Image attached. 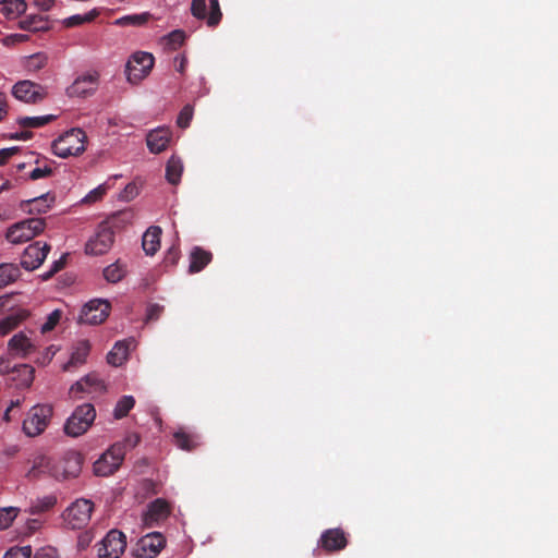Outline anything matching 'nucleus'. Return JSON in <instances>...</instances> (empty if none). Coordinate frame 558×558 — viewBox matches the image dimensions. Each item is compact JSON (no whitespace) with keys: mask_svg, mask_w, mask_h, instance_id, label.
<instances>
[{"mask_svg":"<svg viewBox=\"0 0 558 558\" xmlns=\"http://www.w3.org/2000/svg\"><path fill=\"white\" fill-rule=\"evenodd\" d=\"M86 134L81 129H72L52 143V151L61 158L78 156L85 151Z\"/></svg>","mask_w":558,"mask_h":558,"instance_id":"1","label":"nucleus"},{"mask_svg":"<svg viewBox=\"0 0 558 558\" xmlns=\"http://www.w3.org/2000/svg\"><path fill=\"white\" fill-rule=\"evenodd\" d=\"M96 418V410L92 403L77 405L64 424V433L71 437L85 434Z\"/></svg>","mask_w":558,"mask_h":558,"instance_id":"2","label":"nucleus"},{"mask_svg":"<svg viewBox=\"0 0 558 558\" xmlns=\"http://www.w3.org/2000/svg\"><path fill=\"white\" fill-rule=\"evenodd\" d=\"M46 227L43 218H28L12 225L5 232V239L12 244L27 242L40 234Z\"/></svg>","mask_w":558,"mask_h":558,"instance_id":"3","label":"nucleus"},{"mask_svg":"<svg viewBox=\"0 0 558 558\" xmlns=\"http://www.w3.org/2000/svg\"><path fill=\"white\" fill-rule=\"evenodd\" d=\"M94 509V504L88 499H77L69 506L62 514L64 524L72 530L85 527Z\"/></svg>","mask_w":558,"mask_h":558,"instance_id":"4","label":"nucleus"},{"mask_svg":"<svg viewBox=\"0 0 558 558\" xmlns=\"http://www.w3.org/2000/svg\"><path fill=\"white\" fill-rule=\"evenodd\" d=\"M53 409L50 404L34 405L23 422V430L27 436L40 435L48 426Z\"/></svg>","mask_w":558,"mask_h":558,"instance_id":"5","label":"nucleus"},{"mask_svg":"<svg viewBox=\"0 0 558 558\" xmlns=\"http://www.w3.org/2000/svg\"><path fill=\"white\" fill-rule=\"evenodd\" d=\"M125 457V445L113 444L101 457L94 463V473L97 476L112 475L122 464Z\"/></svg>","mask_w":558,"mask_h":558,"instance_id":"6","label":"nucleus"},{"mask_svg":"<svg viewBox=\"0 0 558 558\" xmlns=\"http://www.w3.org/2000/svg\"><path fill=\"white\" fill-rule=\"evenodd\" d=\"M155 58L149 52L137 51L129 59L125 73L126 78L132 84H137L144 80L154 66Z\"/></svg>","mask_w":558,"mask_h":558,"instance_id":"7","label":"nucleus"},{"mask_svg":"<svg viewBox=\"0 0 558 558\" xmlns=\"http://www.w3.org/2000/svg\"><path fill=\"white\" fill-rule=\"evenodd\" d=\"M12 95L20 101L25 104H38L43 101L47 95V87L29 80H23L15 83L12 87Z\"/></svg>","mask_w":558,"mask_h":558,"instance_id":"8","label":"nucleus"},{"mask_svg":"<svg viewBox=\"0 0 558 558\" xmlns=\"http://www.w3.org/2000/svg\"><path fill=\"white\" fill-rule=\"evenodd\" d=\"M99 558H119L126 548V537L119 530H111L97 544Z\"/></svg>","mask_w":558,"mask_h":558,"instance_id":"9","label":"nucleus"},{"mask_svg":"<svg viewBox=\"0 0 558 558\" xmlns=\"http://www.w3.org/2000/svg\"><path fill=\"white\" fill-rule=\"evenodd\" d=\"M111 305L109 301L95 299L86 303L78 316V323L88 325H99L106 320L110 313Z\"/></svg>","mask_w":558,"mask_h":558,"instance_id":"10","label":"nucleus"},{"mask_svg":"<svg viewBox=\"0 0 558 558\" xmlns=\"http://www.w3.org/2000/svg\"><path fill=\"white\" fill-rule=\"evenodd\" d=\"M114 241V233L107 223L98 226L95 234L88 240L85 245L86 254L102 255L107 253L112 246Z\"/></svg>","mask_w":558,"mask_h":558,"instance_id":"11","label":"nucleus"},{"mask_svg":"<svg viewBox=\"0 0 558 558\" xmlns=\"http://www.w3.org/2000/svg\"><path fill=\"white\" fill-rule=\"evenodd\" d=\"M99 73L90 71L75 78L71 86L68 87L66 94L70 97H88L95 94L99 85Z\"/></svg>","mask_w":558,"mask_h":558,"instance_id":"12","label":"nucleus"},{"mask_svg":"<svg viewBox=\"0 0 558 558\" xmlns=\"http://www.w3.org/2000/svg\"><path fill=\"white\" fill-rule=\"evenodd\" d=\"M166 538L159 532L148 533L143 536L134 548L137 558H155L165 547Z\"/></svg>","mask_w":558,"mask_h":558,"instance_id":"13","label":"nucleus"},{"mask_svg":"<svg viewBox=\"0 0 558 558\" xmlns=\"http://www.w3.org/2000/svg\"><path fill=\"white\" fill-rule=\"evenodd\" d=\"M50 245L39 241L29 244L21 256V266L26 270L37 269L50 252Z\"/></svg>","mask_w":558,"mask_h":558,"instance_id":"14","label":"nucleus"},{"mask_svg":"<svg viewBox=\"0 0 558 558\" xmlns=\"http://www.w3.org/2000/svg\"><path fill=\"white\" fill-rule=\"evenodd\" d=\"M59 465L50 457L40 454L34 458L32 468L26 473L29 481H36L45 475H49L57 480L59 474Z\"/></svg>","mask_w":558,"mask_h":558,"instance_id":"15","label":"nucleus"},{"mask_svg":"<svg viewBox=\"0 0 558 558\" xmlns=\"http://www.w3.org/2000/svg\"><path fill=\"white\" fill-rule=\"evenodd\" d=\"M318 544L325 551H340L347 547L348 538L342 529H328L322 533Z\"/></svg>","mask_w":558,"mask_h":558,"instance_id":"16","label":"nucleus"},{"mask_svg":"<svg viewBox=\"0 0 558 558\" xmlns=\"http://www.w3.org/2000/svg\"><path fill=\"white\" fill-rule=\"evenodd\" d=\"M172 140V132L168 128L151 130L146 136L147 147L153 154L166 150Z\"/></svg>","mask_w":558,"mask_h":558,"instance_id":"17","label":"nucleus"},{"mask_svg":"<svg viewBox=\"0 0 558 558\" xmlns=\"http://www.w3.org/2000/svg\"><path fill=\"white\" fill-rule=\"evenodd\" d=\"M57 465L60 468L58 481L76 477L82 469V457L76 452H70Z\"/></svg>","mask_w":558,"mask_h":558,"instance_id":"18","label":"nucleus"},{"mask_svg":"<svg viewBox=\"0 0 558 558\" xmlns=\"http://www.w3.org/2000/svg\"><path fill=\"white\" fill-rule=\"evenodd\" d=\"M54 195L50 193L43 194L38 197H34L32 199L23 201L21 203V208L23 211L28 213L29 215H39L47 213L52 204L54 203Z\"/></svg>","mask_w":558,"mask_h":558,"instance_id":"19","label":"nucleus"},{"mask_svg":"<svg viewBox=\"0 0 558 558\" xmlns=\"http://www.w3.org/2000/svg\"><path fill=\"white\" fill-rule=\"evenodd\" d=\"M169 506L163 499H156L148 506L147 512L144 514V524L153 527L159 521L169 515Z\"/></svg>","mask_w":558,"mask_h":558,"instance_id":"20","label":"nucleus"},{"mask_svg":"<svg viewBox=\"0 0 558 558\" xmlns=\"http://www.w3.org/2000/svg\"><path fill=\"white\" fill-rule=\"evenodd\" d=\"M90 351V343L88 340L83 339L77 341L72 350L71 357L66 364H64L63 369L70 371L71 367H76L83 365L86 362V359Z\"/></svg>","mask_w":558,"mask_h":558,"instance_id":"21","label":"nucleus"},{"mask_svg":"<svg viewBox=\"0 0 558 558\" xmlns=\"http://www.w3.org/2000/svg\"><path fill=\"white\" fill-rule=\"evenodd\" d=\"M213 259V254L201 246H194L190 253L189 272L202 271Z\"/></svg>","mask_w":558,"mask_h":558,"instance_id":"22","label":"nucleus"},{"mask_svg":"<svg viewBox=\"0 0 558 558\" xmlns=\"http://www.w3.org/2000/svg\"><path fill=\"white\" fill-rule=\"evenodd\" d=\"M9 350L16 356L26 357L35 350V347L24 332H19L10 339Z\"/></svg>","mask_w":558,"mask_h":558,"instance_id":"23","label":"nucleus"},{"mask_svg":"<svg viewBox=\"0 0 558 558\" xmlns=\"http://www.w3.org/2000/svg\"><path fill=\"white\" fill-rule=\"evenodd\" d=\"M72 390L84 392H102L106 390L104 380L97 374H88L72 386Z\"/></svg>","mask_w":558,"mask_h":558,"instance_id":"24","label":"nucleus"},{"mask_svg":"<svg viewBox=\"0 0 558 558\" xmlns=\"http://www.w3.org/2000/svg\"><path fill=\"white\" fill-rule=\"evenodd\" d=\"M12 379L20 388H28L34 380L35 368L28 364L14 365L12 367Z\"/></svg>","mask_w":558,"mask_h":558,"instance_id":"25","label":"nucleus"},{"mask_svg":"<svg viewBox=\"0 0 558 558\" xmlns=\"http://www.w3.org/2000/svg\"><path fill=\"white\" fill-rule=\"evenodd\" d=\"M29 313L26 310H17L0 320V335L5 336L13 331L28 317Z\"/></svg>","mask_w":558,"mask_h":558,"instance_id":"26","label":"nucleus"},{"mask_svg":"<svg viewBox=\"0 0 558 558\" xmlns=\"http://www.w3.org/2000/svg\"><path fill=\"white\" fill-rule=\"evenodd\" d=\"M161 228L149 227L143 234L142 246L147 255H154L160 246Z\"/></svg>","mask_w":558,"mask_h":558,"instance_id":"27","label":"nucleus"},{"mask_svg":"<svg viewBox=\"0 0 558 558\" xmlns=\"http://www.w3.org/2000/svg\"><path fill=\"white\" fill-rule=\"evenodd\" d=\"M130 344L128 341H118L107 354V362L112 366L122 365L128 359Z\"/></svg>","mask_w":558,"mask_h":558,"instance_id":"28","label":"nucleus"},{"mask_svg":"<svg viewBox=\"0 0 558 558\" xmlns=\"http://www.w3.org/2000/svg\"><path fill=\"white\" fill-rule=\"evenodd\" d=\"M19 27L28 32H41L49 28V23L43 15L32 14L19 22Z\"/></svg>","mask_w":558,"mask_h":558,"instance_id":"29","label":"nucleus"},{"mask_svg":"<svg viewBox=\"0 0 558 558\" xmlns=\"http://www.w3.org/2000/svg\"><path fill=\"white\" fill-rule=\"evenodd\" d=\"M182 172H183L182 160L177 156H171L166 165L167 181L172 185H177L181 180Z\"/></svg>","mask_w":558,"mask_h":558,"instance_id":"30","label":"nucleus"},{"mask_svg":"<svg viewBox=\"0 0 558 558\" xmlns=\"http://www.w3.org/2000/svg\"><path fill=\"white\" fill-rule=\"evenodd\" d=\"M126 264L118 259L104 269V278L110 283H117L126 276Z\"/></svg>","mask_w":558,"mask_h":558,"instance_id":"31","label":"nucleus"},{"mask_svg":"<svg viewBox=\"0 0 558 558\" xmlns=\"http://www.w3.org/2000/svg\"><path fill=\"white\" fill-rule=\"evenodd\" d=\"M27 3L25 0H8L3 3L0 12L9 20H13L25 13Z\"/></svg>","mask_w":558,"mask_h":558,"instance_id":"32","label":"nucleus"},{"mask_svg":"<svg viewBox=\"0 0 558 558\" xmlns=\"http://www.w3.org/2000/svg\"><path fill=\"white\" fill-rule=\"evenodd\" d=\"M56 119L53 114L40 116V117H22L17 119V123L24 129H38L52 122Z\"/></svg>","mask_w":558,"mask_h":558,"instance_id":"33","label":"nucleus"},{"mask_svg":"<svg viewBox=\"0 0 558 558\" xmlns=\"http://www.w3.org/2000/svg\"><path fill=\"white\" fill-rule=\"evenodd\" d=\"M21 275L20 268L15 264L0 265V288L14 282Z\"/></svg>","mask_w":558,"mask_h":558,"instance_id":"34","label":"nucleus"},{"mask_svg":"<svg viewBox=\"0 0 558 558\" xmlns=\"http://www.w3.org/2000/svg\"><path fill=\"white\" fill-rule=\"evenodd\" d=\"M135 399L132 396H123L120 398L114 407L113 416L116 420L125 417L129 412L134 408Z\"/></svg>","mask_w":558,"mask_h":558,"instance_id":"35","label":"nucleus"},{"mask_svg":"<svg viewBox=\"0 0 558 558\" xmlns=\"http://www.w3.org/2000/svg\"><path fill=\"white\" fill-rule=\"evenodd\" d=\"M57 504V497L48 495L43 498H38L29 509L31 514H39L49 511Z\"/></svg>","mask_w":558,"mask_h":558,"instance_id":"36","label":"nucleus"},{"mask_svg":"<svg viewBox=\"0 0 558 558\" xmlns=\"http://www.w3.org/2000/svg\"><path fill=\"white\" fill-rule=\"evenodd\" d=\"M173 437L174 444L182 450L191 451L197 446L196 438L183 430L177 432Z\"/></svg>","mask_w":558,"mask_h":558,"instance_id":"37","label":"nucleus"},{"mask_svg":"<svg viewBox=\"0 0 558 558\" xmlns=\"http://www.w3.org/2000/svg\"><path fill=\"white\" fill-rule=\"evenodd\" d=\"M98 14H99V12L96 9H94L83 15H81V14L72 15V16L65 19L63 23L66 27H74V26H78L83 23H89V22L94 21L98 16Z\"/></svg>","mask_w":558,"mask_h":558,"instance_id":"38","label":"nucleus"},{"mask_svg":"<svg viewBox=\"0 0 558 558\" xmlns=\"http://www.w3.org/2000/svg\"><path fill=\"white\" fill-rule=\"evenodd\" d=\"M19 512L20 509L16 507L0 508V531L11 526Z\"/></svg>","mask_w":558,"mask_h":558,"instance_id":"39","label":"nucleus"},{"mask_svg":"<svg viewBox=\"0 0 558 558\" xmlns=\"http://www.w3.org/2000/svg\"><path fill=\"white\" fill-rule=\"evenodd\" d=\"M209 14L207 16V25L209 27H216L221 19H222V12L219 5V0H209Z\"/></svg>","mask_w":558,"mask_h":558,"instance_id":"40","label":"nucleus"},{"mask_svg":"<svg viewBox=\"0 0 558 558\" xmlns=\"http://www.w3.org/2000/svg\"><path fill=\"white\" fill-rule=\"evenodd\" d=\"M149 14L143 13V14H133V15H125L123 17H120L116 21V24L118 25H143L148 21Z\"/></svg>","mask_w":558,"mask_h":558,"instance_id":"41","label":"nucleus"},{"mask_svg":"<svg viewBox=\"0 0 558 558\" xmlns=\"http://www.w3.org/2000/svg\"><path fill=\"white\" fill-rule=\"evenodd\" d=\"M166 46L172 50L178 49L185 40V33L183 31L177 29L171 32L166 38Z\"/></svg>","mask_w":558,"mask_h":558,"instance_id":"42","label":"nucleus"},{"mask_svg":"<svg viewBox=\"0 0 558 558\" xmlns=\"http://www.w3.org/2000/svg\"><path fill=\"white\" fill-rule=\"evenodd\" d=\"M191 12L194 17L207 21L209 12H207L206 0H192Z\"/></svg>","mask_w":558,"mask_h":558,"instance_id":"43","label":"nucleus"},{"mask_svg":"<svg viewBox=\"0 0 558 558\" xmlns=\"http://www.w3.org/2000/svg\"><path fill=\"white\" fill-rule=\"evenodd\" d=\"M193 111H194V109H193V107L191 105H185L181 109V111H180V113H179V116L177 118V124H178L179 128L186 129V128L190 126V123H191L192 118H193Z\"/></svg>","mask_w":558,"mask_h":558,"instance_id":"44","label":"nucleus"},{"mask_svg":"<svg viewBox=\"0 0 558 558\" xmlns=\"http://www.w3.org/2000/svg\"><path fill=\"white\" fill-rule=\"evenodd\" d=\"M32 547L27 546H14L10 548L2 558H31Z\"/></svg>","mask_w":558,"mask_h":558,"instance_id":"45","label":"nucleus"},{"mask_svg":"<svg viewBox=\"0 0 558 558\" xmlns=\"http://www.w3.org/2000/svg\"><path fill=\"white\" fill-rule=\"evenodd\" d=\"M60 319H61V311L54 310L53 312H51L48 315L45 324L41 326V332L46 333V332L51 331L58 325Z\"/></svg>","mask_w":558,"mask_h":558,"instance_id":"46","label":"nucleus"},{"mask_svg":"<svg viewBox=\"0 0 558 558\" xmlns=\"http://www.w3.org/2000/svg\"><path fill=\"white\" fill-rule=\"evenodd\" d=\"M47 63V57L41 53L33 54L27 60V68L32 71H38Z\"/></svg>","mask_w":558,"mask_h":558,"instance_id":"47","label":"nucleus"},{"mask_svg":"<svg viewBox=\"0 0 558 558\" xmlns=\"http://www.w3.org/2000/svg\"><path fill=\"white\" fill-rule=\"evenodd\" d=\"M180 248L178 245H172L166 253L163 263L166 266H174L180 259Z\"/></svg>","mask_w":558,"mask_h":558,"instance_id":"48","label":"nucleus"},{"mask_svg":"<svg viewBox=\"0 0 558 558\" xmlns=\"http://www.w3.org/2000/svg\"><path fill=\"white\" fill-rule=\"evenodd\" d=\"M65 266V255H63L58 260H54L50 267V269L41 275L43 280H49L57 272H59Z\"/></svg>","mask_w":558,"mask_h":558,"instance_id":"49","label":"nucleus"},{"mask_svg":"<svg viewBox=\"0 0 558 558\" xmlns=\"http://www.w3.org/2000/svg\"><path fill=\"white\" fill-rule=\"evenodd\" d=\"M163 312V306L157 303L150 304L147 307L146 311V320L147 322H155L159 319Z\"/></svg>","mask_w":558,"mask_h":558,"instance_id":"50","label":"nucleus"},{"mask_svg":"<svg viewBox=\"0 0 558 558\" xmlns=\"http://www.w3.org/2000/svg\"><path fill=\"white\" fill-rule=\"evenodd\" d=\"M107 192V187L105 185H99L98 187L90 191L84 198L85 203H95L104 197Z\"/></svg>","mask_w":558,"mask_h":558,"instance_id":"51","label":"nucleus"},{"mask_svg":"<svg viewBox=\"0 0 558 558\" xmlns=\"http://www.w3.org/2000/svg\"><path fill=\"white\" fill-rule=\"evenodd\" d=\"M52 173V169L49 166L36 167L29 172V179L38 180L41 178L49 177Z\"/></svg>","mask_w":558,"mask_h":558,"instance_id":"52","label":"nucleus"},{"mask_svg":"<svg viewBox=\"0 0 558 558\" xmlns=\"http://www.w3.org/2000/svg\"><path fill=\"white\" fill-rule=\"evenodd\" d=\"M138 194V187L135 183H129L123 192L121 193V198L124 201H131Z\"/></svg>","mask_w":558,"mask_h":558,"instance_id":"53","label":"nucleus"},{"mask_svg":"<svg viewBox=\"0 0 558 558\" xmlns=\"http://www.w3.org/2000/svg\"><path fill=\"white\" fill-rule=\"evenodd\" d=\"M34 558H58V554L56 548L48 546L38 549L35 553Z\"/></svg>","mask_w":558,"mask_h":558,"instance_id":"54","label":"nucleus"},{"mask_svg":"<svg viewBox=\"0 0 558 558\" xmlns=\"http://www.w3.org/2000/svg\"><path fill=\"white\" fill-rule=\"evenodd\" d=\"M138 442H140V436L136 434H131V435H128L123 441H119L118 444H124L125 450H126V449L136 447L138 445Z\"/></svg>","mask_w":558,"mask_h":558,"instance_id":"55","label":"nucleus"},{"mask_svg":"<svg viewBox=\"0 0 558 558\" xmlns=\"http://www.w3.org/2000/svg\"><path fill=\"white\" fill-rule=\"evenodd\" d=\"M186 63L187 60L184 56H178L174 58V69L180 73H184Z\"/></svg>","mask_w":558,"mask_h":558,"instance_id":"56","label":"nucleus"},{"mask_svg":"<svg viewBox=\"0 0 558 558\" xmlns=\"http://www.w3.org/2000/svg\"><path fill=\"white\" fill-rule=\"evenodd\" d=\"M16 153V148L0 149V166Z\"/></svg>","mask_w":558,"mask_h":558,"instance_id":"57","label":"nucleus"},{"mask_svg":"<svg viewBox=\"0 0 558 558\" xmlns=\"http://www.w3.org/2000/svg\"><path fill=\"white\" fill-rule=\"evenodd\" d=\"M7 113H8L7 96L4 93H0V121L5 117Z\"/></svg>","mask_w":558,"mask_h":558,"instance_id":"58","label":"nucleus"},{"mask_svg":"<svg viewBox=\"0 0 558 558\" xmlns=\"http://www.w3.org/2000/svg\"><path fill=\"white\" fill-rule=\"evenodd\" d=\"M53 3L54 0H35V4L43 11H49Z\"/></svg>","mask_w":558,"mask_h":558,"instance_id":"59","label":"nucleus"},{"mask_svg":"<svg viewBox=\"0 0 558 558\" xmlns=\"http://www.w3.org/2000/svg\"><path fill=\"white\" fill-rule=\"evenodd\" d=\"M20 400L12 401L10 407L5 410L3 418L8 422L11 421V413L14 411V409L20 408Z\"/></svg>","mask_w":558,"mask_h":558,"instance_id":"60","label":"nucleus"},{"mask_svg":"<svg viewBox=\"0 0 558 558\" xmlns=\"http://www.w3.org/2000/svg\"><path fill=\"white\" fill-rule=\"evenodd\" d=\"M33 136V133L31 131H22V132H17L13 135H11V138L13 140H22V141H27L29 140L31 137Z\"/></svg>","mask_w":558,"mask_h":558,"instance_id":"61","label":"nucleus"},{"mask_svg":"<svg viewBox=\"0 0 558 558\" xmlns=\"http://www.w3.org/2000/svg\"><path fill=\"white\" fill-rule=\"evenodd\" d=\"M10 372L12 373L10 362L4 359H0V374H5Z\"/></svg>","mask_w":558,"mask_h":558,"instance_id":"62","label":"nucleus"},{"mask_svg":"<svg viewBox=\"0 0 558 558\" xmlns=\"http://www.w3.org/2000/svg\"><path fill=\"white\" fill-rule=\"evenodd\" d=\"M4 189H7V184H3V185L0 187V192H1L2 190H4Z\"/></svg>","mask_w":558,"mask_h":558,"instance_id":"63","label":"nucleus"}]
</instances>
